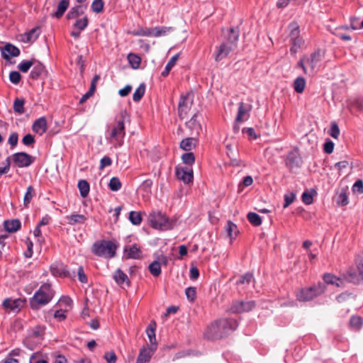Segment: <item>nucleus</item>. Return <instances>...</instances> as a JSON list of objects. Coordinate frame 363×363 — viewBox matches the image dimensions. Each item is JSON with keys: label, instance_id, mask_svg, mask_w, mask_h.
I'll return each instance as SVG.
<instances>
[{"label": "nucleus", "instance_id": "9b49d317", "mask_svg": "<svg viewBox=\"0 0 363 363\" xmlns=\"http://www.w3.org/2000/svg\"><path fill=\"white\" fill-rule=\"evenodd\" d=\"M302 164V158L301 157L298 147H294L292 150L289 152L286 159V165L290 169L300 167Z\"/></svg>", "mask_w": 363, "mask_h": 363}, {"label": "nucleus", "instance_id": "6e6552de", "mask_svg": "<svg viewBox=\"0 0 363 363\" xmlns=\"http://www.w3.org/2000/svg\"><path fill=\"white\" fill-rule=\"evenodd\" d=\"M256 306L255 301H233L228 311L232 313H247L253 310Z\"/></svg>", "mask_w": 363, "mask_h": 363}, {"label": "nucleus", "instance_id": "cd10ccee", "mask_svg": "<svg viewBox=\"0 0 363 363\" xmlns=\"http://www.w3.org/2000/svg\"><path fill=\"white\" fill-rule=\"evenodd\" d=\"M323 284H325V286L326 285H333L335 286L336 287L340 286V278L338 277L335 276L333 274L330 273H325L323 275Z\"/></svg>", "mask_w": 363, "mask_h": 363}, {"label": "nucleus", "instance_id": "f8f14e48", "mask_svg": "<svg viewBox=\"0 0 363 363\" xmlns=\"http://www.w3.org/2000/svg\"><path fill=\"white\" fill-rule=\"evenodd\" d=\"M125 135L124 113H122L120 116V118L113 127L109 135L111 138L119 141L124 138Z\"/></svg>", "mask_w": 363, "mask_h": 363}, {"label": "nucleus", "instance_id": "13d9d810", "mask_svg": "<svg viewBox=\"0 0 363 363\" xmlns=\"http://www.w3.org/2000/svg\"><path fill=\"white\" fill-rule=\"evenodd\" d=\"M21 78L22 77L18 71H11L9 73V80L13 84H18Z\"/></svg>", "mask_w": 363, "mask_h": 363}, {"label": "nucleus", "instance_id": "774afa93", "mask_svg": "<svg viewBox=\"0 0 363 363\" xmlns=\"http://www.w3.org/2000/svg\"><path fill=\"white\" fill-rule=\"evenodd\" d=\"M334 150V143L333 141L328 140L323 145L324 152L331 154Z\"/></svg>", "mask_w": 363, "mask_h": 363}, {"label": "nucleus", "instance_id": "412c9836", "mask_svg": "<svg viewBox=\"0 0 363 363\" xmlns=\"http://www.w3.org/2000/svg\"><path fill=\"white\" fill-rule=\"evenodd\" d=\"M48 129L46 118L43 116L36 119L32 125V130L33 132L42 135L44 134Z\"/></svg>", "mask_w": 363, "mask_h": 363}, {"label": "nucleus", "instance_id": "e433bc0d", "mask_svg": "<svg viewBox=\"0 0 363 363\" xmlns=\"http://www.w3.org/2000/svg\"><path fill=\"white\" fill-rule=\"evenodd\" d=\"M148 269L153 277H159L161 274V264L160 261L155 259L153 262H152L149 264Z\"/></svg>", "mask_w": 363, "mask_h": 363}, {"label": "nucleus", "instance_id": "de8ad7c7", "mask_svg": "<svg viewBox=\"0 0 363 363\" xmlns=\"http://www.w3.org/2000/svg\"><path fill=\"white\" fill-rule=\"evenodd\" d=\"M35 195V189L33 186H29L27 188V191L25 194L23 199V204L26 207H28L29 203H30L33 197Z\"/></svg>", "mask_w": 363, "mask_h": 363}, {"label": "nucleus", "instance_id": "4d7b16f0", "mask_svg": "<svg viewBox=\"0 0 363 363\" xmlns=\"http://www.w3.org/2000/svg\"><path fill=\"white\" fill-rule=\"evenodd\" d=\"M197 113H195L190 121L187 123V125H189L190 128H194L197 133H199V130L201 129V126L200 123L197 121Z\"/></svg>", "mask_w": 363, "mask_h": 363}, {"label": "nucleus", "instance_id": "58836bf2", "mask_svg": "<svg viewBox=\"0 0 363 363\" xmlns=\"http://www.w3.org/2000/svg\"><path fill=\"white\" fill-rule=\"evenodd\" d=\"M146 85L145 83H141L136 89L133 95V100L135 102H139L145 95Z\"/></svg>", "mask_w": 363, "mask_h": 363}, {"label": "nucleus", "instance_id": "c9c22d12", "mask_svg": "<svg viewBox=\"0 0 363 363\" xmlns=\"http://www.w3.org/2000/svg\"><path fill=\"white\" fill-rule=\"evenodd\" d=\"M179 54H176L174 56L171 57V59L169 60L167 64L165 66L164 69L162 72L161 75L163 77H166L169 75V72L172 69V67L175 65L178 58H179Z\"/></svg>", "mask_w": 363, "mask_h": 363}, {"label": "nucleus", "instance_id": "bf43d9fd", "mask_svg": "<svg viewBox=\"0 0 363 363\" xmlns=\"http://www.w3.org/2000/svg\"><path fill=\"white\" fill-rule=\"evenodd\" d=\"M152 184H153L152 180L148 179H146V180L143 182V183L141 184L140 188L143 191L146 192L147 194H150V193H151V188H152Z\"/></svg>", "mask_w": 363, "mask_h": 363}, {"label": "nucleus", "instance_id": "1a4fd4ad", "mask_svg": "<svg viewBox=\"0 0 363 363\" xmlns=\"http://www.w3.org/2000/svg\"><path fill=\"white\" fill-rule=\"evenodd\" d=\"M12 160L19 168L28 167L35 160V157L25 152H18L11 155Z\"/></svg>", "mask_w": 363, "mask_h": 363}, {"label": "nucleus", "instance_id": "a878e982", "mask_svg": "<svg viewBox=\"0 0 363 363\" xmlns=\"http://www.w3.org/2000/svg\"><path fill=\"white\" fill-rule=\"evenodd\" d=\"M69 6V0H61L57 5V11L54 13H52L50 16L52 18H56L57 19L60 18Z\"/></svg>", "mask_w": 363, "mask_h": 363}, {"label": "nucleus", "instance_id": "2eb2a0df", "mask_svg": "<svg viewBox=\"0 0 363 363\" xmlns=\"http://www.w3.org/2000/svg\"><path fill=\"white\" fill-rule=\"evenodd\" d=\"M156 350L157 347L154 345L141 348L137 357L136 363H149Z\"/></svg>", "mask_w": 363, "mask_h": 363}, {"label": "nucleus", "instance_id": "c756f323", "mask_svg": "<svg viewBox=\"0 0 363 363\" xmlns=\"http://www.w3.org/2000/svg\"><path fill=\"white\" fill-rule=\"evenodd\" d=\"M156 323L151 322L146 329V333L149 338L150 346L152 345L157 347L156 336H155Z\"/></svg>", "mask_w": 363, "mask_h": 363}, {"label": "nucleus", "instance_id": "5fc2aeb1", "mask_svg": "<svg viewBox=\"0 0 363 363\" xmlns=\"http://www.w3.org/2000/svg\"><path fill=\"white\" fill-rule=\"evenodd\" d=\"M104 3L103 0H94L91 8L93 12L101 13L104 10Z\"/></svg>", "mask_w": 363, "mask_h": 363}, {"label": "nucleus", "instance_id": "a211bd4d", "mask_svg": "<svg viewBox=\"0 0 363 363\" xmlns=\"http://www.w3.org/2000/svg\"><path fill=\"white\" fill-rule=\"evenodd\" d=\"M1 55L4 59L9 60L11 57H18L21 52L20 50L11 43H7L4 47L0 48Z\"/></svg>", "mask_w": 363, "mask_h": 363}, {"label": "nucleus", "instance_id": "6e6d98bb", "mask_svg": "<svg viewBox=\"0 0 363 363\" xmlns=\"http://www.w3.org/2000/svg\"><path fill=\"white\" fill-rule=\"evenodd\" d=\"M253 278V275L252 273L247 272L242 274L240 279L237 281V284H250Z\"/></svg>", "mask_w": 363, "mask_h": 363}, {"label": "nucleus", "instance_id": "69168bd1", "mask_svg": "<svg viewBox=\"0 0 363 363\" xmlns=\"http://www.w3.org/2000/svg\"><path fill=\"white\" fill-rule=\"evenodd\" d=\"M339 133H340V130H339L338 124L336 122H333L331 123L330 135L334 138H337Z\"/></svg>", "mask_w": 363, "mask_h": 363}, {"label": "nucleus", "instance_id": "b1692460", "mask_svg": "<svg viewBox=\"0 0 363 363\" xmlns=\"http://www.w3.org/2000/svg\"><path fill=\"white\" fill-rule=\"evenodd\" d=\"M113 279L117 284L122 286L125 284L127 286H130V281L126 275L121 269H116L114 273Z\"/></svg>", "mask_w": 363, "mask_h": 363}, {"label": "nucleus", "instance_id": "39448f33", "mask_svg": "<svg viewBox=\"0 0 363 363\" xmlns=\"http://www.w3.org/2000/svg\"><path fill=\"white\" fill-rule=\"evenodd\" d=\"M325 291V284L318 281L309 287L300 289L296 294L297 301L306 302L321 296Z\"/></svg>", "mask_w": 363, "mask_h": 363}, {"label": "nucleus", "instance_id": "dca6fc26", "mask_svg": "<svg viewBox=\"0 0 363 363\" xmlns=\"http://www.w3.org/2000/svg\"><path fill=\"white\" fill-rule=\"evenodd\" d=\"M190 93H187L186 94H182L179 99V104H178V114L180 118H184L190 108V106L192 104V101H189V96Z\"/></svg>", "mask_w": 363, "mask_h": 363}, {"label": "nucleus", "instance_id": "79ce46f5", "mask_svg": "<svg viewBox=\"0 0 363 363\" xmlns=\"http://www.w3.org/2000/svg\"><path fill=\"white\" fill-rule=\"evenodd\" d=\"M248 221L254 226H259L262 224V218L259 215L254 212H249L247 214Z\"/></svg>", "mask_w": 363, "mask_h": 363}, {"label": "nucleus", "instance_id": "c85d7f7f", "mask_svg": "<svg viewBox=\"0 0 363 363\" xmlns=\"http://www.w3.org/2000/svg\"><path fill=\"white\" fill-rule=\"evenodd\" d=\"M66 219L68 224L74 225L76 224L84 223L87 218L82 214H72L70 216H67Z\"/></svg>", "mask_w": 363, "mask_h": 363}, {"label": "nucleus", "instance_id": "4c0bfd02", "mask_svg": "<svg viewBox=\"0 0 363 363\" xmlns=\"http://www.w3.org/2000/svg\"><path fill=\"white\" fill-rule=\"evenodd\" d=\"M127 59L131 67L134 69L139 68L141 63V58L139 55L130 53L128 55Z\"/></svg>", "mask_w": 363, "mask_h": 363}, {"label": "nucleus", "instance_id": "09e8293b", "mask_svg": "<svg viewBox=\"0 0 363 363\" xmlns=\"http://www.w3.org/2000/svg\"><path fill=\"white\" fill-rule=\"evenodd\" d=\"M109 189L113 191H118L122 187V184L117 177H113L110 179L108 183Z\"/></svg>", "mask_w": 363, "mask_h": 363}, {"label": "nucleus", "instance_id": "423d86ee", "mask_svg": "<svg viewBox=\"0 0 363 363\" xmlns=\"http://www.w3.org/2000/svg\"><path fill=\"white\" fill-rule=\"evenodd\" d=\"M150 225L157 230H167L173 228L174 222L161 211H154L148 216Z\"/></svg>", "mask_w": 363, "mask_h": 363}, {"label": "nucleus", "instance_id": "052dcab7", "mask_svg": "<svg viewBox=\"0 0 363 363\" xmlns=\"http://www.w3.org/2000/svg\"><path fill=\"white\" fill-rule=\"evenodd\" d=\"M35 138L33 135L28 133L24 135L22 139V143L26 146H31L35 143Z\"/></svg>", "mask_w": 363, "mask_h": 363}, {"label": "nucleus", "instance_id": "9d476101", "mask_svg": "<svg viewBox=\"0 0 363 363\" xmlns=\"http://www.w3.org/2000/svg\"><path fill=\"white\" fill-rule=\"evenodd\" d=\"M222 33L223 37V42H226L228 45L236 48L240 36V28L236 27L223 29Z\"/></svg>", "mask_w": 363, "mask_h": 363}, {"label": "nucleus", "instance_id": "49530a36", "mask_svg": "<svg viewBox=\"0 0 363 363\" xmlns=\"http://www.w3.org/2000/svg\"><path fill=\"white\" fill-rule=\"evenodd\" d=\"M195 155L192 152H186V153H184L182 155V162L186 165H189V166H191L194 164L195 162Z\"/></svg>", "mask_w": 363, "mask_h": 363}, {"label": "nucleus", "instance_id": "4be33fe9", "mask_svg": "<svg viewBox=\"0 0 363 363\" xmlns=\"http://www.w3.org/2000/svg\"><path fill=\"white\" fill-rule=\"evenodd\" d=\"M51 274L55 277H69V272L62 264H52L50 266Z\"/></svg>", "mask_w": 363, "mask_h": 363}, {"label": "nucleus", "instance_id": "c03bdc74", "mask_svg": "<svg viewBox=\"0 0 363 363\" xmlns=\"http://www.w3.org/2000/svg\"><path fill=\"white\" fill-rule=\"evenodd\" d=\"M25 100L22 98H16L13 102V110L18 114H23L25 112Z\"/></svg>", "mask_w": 363, "mask_h": 363}, {"label": "nucleus", "instance_id": "680f3d73", "mask_svg": "<svg viewBox=\"0 0 363 363\" xmlns=\"http://www.w3.org/2000/svg\"><path fill=\"white\" fill-rule=\"evenodd\" d=\"M104 359L106 360L108 363H116L117 357L116 353L113 351L107 352L104 354Z\"/></svg>", "mask_w": 363, "mask_h": 363}, {"label": "nucleus", "instance_id": "393cba45", "mask_svg": "<svg viewBox=\"0 0 363 363\" xmlns=\"http://www.w3.org/2000/svg\"><path fill=\"white\" fill-rule=\"evenodd\" d=\"M38 30L39 28L38 27L32 28L28 32L21 35V40L23 43L34 42L39 36V33H37Z\"/></svg>", "mask_w": 363, "mask_h": 363}, {"label": "nucleus", "instance_id": "a18cd8bd", "mask_svg": "<svg viewBox=\"0 0 363 363\" xmlns=\"http://www.w3.org/2000/svg\"><path fill=\"white\" fill-rule=\"evenodd\" d=\"M89 24V18L86 16L84 18L77 19L74 23V28L79 30V31L84 30Z\"/></svg>", "mask_w": 363, "mask_h": 363}, {"label": "nucleus", "instance_id": "7ed1b4c3", "mask_svg": "<svg viewBox=\"0 0 363 363\" xmlns=\"http://www.w3.org/2000/svg\"><path fill=\"white\" fill-rule=\"evenodd\" d=\"M54 294L55 292L50 284H43L30 299L29 303L31 308L36 310L40 306L48 304L52 299Z\"/></svg>", "mask_w": 363, "mask_h": 363}, {"label": "nucleus", "instance_id": "0e129e2a", "mask_svg": "<svg viewBox=\"0 0 363 363\" xmlns=\"http://www.w3.org/2000/svg\"><path fill=\"white\" fill-rule=\"evenodd\" d=\"M242 133L247 135L249 140H256L257 138V135L253 128H244Z\"/></svg>", "mask_w": 363, "mask_h": 363}, {"label": "nucleus", "instance_id": "e2e57ef3", "mask_svg": "<svg viewBox=\"0 0 363 363\" xmlns=\"http://www.w3.org/2000/svg\"><path fill=\"white\" fill-rule=\"evenodd\" d=\"M296 198V194L294 193H290L289 194L284 195V203L283 207L285 208L288 207L290 204L293 203Z\"/></svg>", "mask_w": 363, "mask_h": 363}, {"label": "nucleus", "instance_id": "473e14b6", "mask_svg": "<svg viewBox=\"0 0 363 363\" xmlns=\"http://www.w3.org/2000/svg\"><path fill=\"white\" fill-rule=\"evenodd\" d=\"M250 108H248L243 102H240L238 104V114L235 118V121L238 123L242 122L245 118L244 117L247 115V113L250 111Z\"/></svg>", "mask_w": 363, "mask_h": 363}, {"label": "nucleus", "instance_id": "bb28decb", "mask_svg": "<svg viewBox=\"0 0 363 363\" xmlns=\"http://www.w3.org/2000/svg\"><path fill=\"white\" fill-rule=\"evenodd\" d=\"M4 226L7 232L15 233L21 228V223L18 219L7 220L4 221Z\"/></svg>", "mask_w": 363, "mask_h": 363}, {"label": "nucleus", "instance_id": "aec40b11", "mask_svg": "<svg viewBox=\"0 0 363 363\" xmlns=\"http://www.w3.org/2000/svg\"><path fill=\"white\" fill-rule=\"evenodd\" d=\"M124 252L128 259H138L142 257V251L137 244L126 246Z\"/></svg>", "mask_w": 363, "mask_h": 363}, {"label": "nucleus", "instance_id": "3c124183", "mask_svg": "<svg viewBox=\"0 0 363 363\" xmlns=\"http://www.w3.org/2000/svg\"><path fill=\"white\" fill-rule=\"evenodd\" d=\"M44 334L45 328L38 325L33 328L31 333L30 334V337L33 338H42Z\"/></svg>", "mask_w": 363, "mask_h": 363}, {"label": "nucleus", "instance_id": "ddd939ff", "mask_svg": "<svg viewBox=\"0 0 363 363\" xmlns=\"http://www.w3.org/2000/svg\"><path fill=\"white\" fill-rule=\"evenodd\" d=\"M175 174L177 179L182 181L184 184L193 182L194 173L192 169L177 166L175 168Z\"/></svg>", "mask_w": 363, "mask_h": 363}, {"label": "nucleus", "instance_id": "f257e3e1", "mask_svg": "<svg viewBox=\"0 0 363 363\" xmlns=\"http://www.w3.org/2000/svg\"><path fill=\"white\" fill-rule=\"evenodd\" d=\"M238 322L233 318H220L211 323L204 333L205 338L210 340H220L235 331Z\"/></svg>", "mask_w": 363, "mask_h": 363}, {"label": "nucleus", "instance_id": "a19ab883", "mask_svg": "<svg viewBox=\"0 0 363 363\" xmlns=\"http://www.w3.org/2000/svg\"><path fill=\"white\" fill-rule=\"evenodd\" d=\"M35 61L36 60L35 59H32L30 60H23L18 65L17 67L21 72L26 73L30 67L35 65Z\"/></svg>", "mask_w": 363, "mask_h": 363}, {"label": "nucleus", "instance_id": "4468645a", "mask_svg": "<svg viewBox=\"0 0 363 363\" xmlns=\"http://www.w3.org/2000/svg\"><path fill=\"white\" fill-rule=\"evenodd\" d=\"M235 48L228 45L226 42H222L216 48L213 53L214 59L216 62H220L224 58L227 57L228 55Z\"/></svg>", "mask_w": 363, "mask_h": 363}, {"label": "nucleus", "instance_id": "603ef678", "mask_svg": "<svg viewBox=\"0 0 363 363\" xmlns=\"http://www.w3.org/2000/svg\"><path fill=\"white\" fill-rule=\"evenodd\" d=\"M172 30H173L172 27H167V26L155 27V37L165 35L167 33H168Z\"/></svg>", "mask_w": 363, "mask_h": 363}, {"label": "nucleus", "instance_id": "0eeeda50", "mask_svg": "<svg viewBox=\"0 0 363 363\" xmlns=\"http://www.w3.org/2000/svg\"><path fill=\"white\" fill-rule=\"evenodd\" d=\"M291 31L289 33V42L291 45L290 48L291 55H295L299 50H301L303 45L304 40L300 36V29L297 23H292L290 24Z\"/></svg>", "mask_w": 363, "mask_h": 363}, {"label": "nucleus", "instance_id": "ea45409f", "mask_svg": "<svg viewBox=\"0 0 363 363\" xmlns=\"http://www.w3.org/2000/svg\"><path fill=\"white\" fill-rule=\"evenodd\" d=\"M306 79L303 77H297L294 82V89L298 94H301L305 89Z\"/></svg>", "mask_w": 363, "mask_h": 363}, {"label": "nucleus", "instance_id": "f03ea898", "mask_svg": "<svg viewBox=\"0 0 363 363\" xmlns=\"http://www.w3.org/2000/svg\"><path fill=\"white\" fill-rule=\"evenodd\" d=\"M354 264L355 268L350 266L342 274V283L348 282L355 285L363 283V251L356 254Z\"/></svg>", "mask_w": 363, "mask_h": 363}, {"label": "nucleus", "instance_id": "f704fd0d", "mask_svg": "<svg viewBox=\"0 0 363 363\" xmlns=\"http://www.w3.org/2000/svg\"><path fill=\"white\" fill-rule=\"evenodd\" d=\"M225 230L230 239H235L238 233V226L231 220H228Z\"/></svg>", "mask_w": 363, "mask_h": 363}, {"label": "nucleus", "instance_id": "2f4dec72", "mask_svg": "<svg viewBox=\"0 0 363 363\" xmlns=\"http://www.w3.org/2000/svg\"><path fill=\"white\" fill-rule=\"evenodd\" d=\"M84 13V11L82 6L79 5L71 8V9L68 11L66 17L68 20L74 19L80 16H82Z\"/></svg>", "mask_w": 363, "mask_h": 363}, {"label": "nucleus", "instance_id": "f3484780", "mask_svg": "<svg viewBox=\"0 0 363 363\" xmlns=\"http://www.w3.org/2000/svg\"><path fill=\"white\" fill-rule=\"evenodd\" d=\"M48 74V72L44 65L40 62H38L33 65V67L30 72L29 78L32 79L33 80H37L40 78L47 77Z\"/></svg>", "mask_w": 363, "mask_h": 363}, {"label": "nucleus", "instance_id": "7c9ffc66", "mask_svg": "<svg viewBox=\"0 0 363 363\" xmlns=\"http://www.w3.org/2000/svg\"><path fill=\"white\" fill-rule=\"evenodd\" d=\"M317 195V191L315 189H306L302 194V201L306 205H310L313 202V197Z\"/></svg>", "mask_w": 363, "mask_h": 363}, {"label": "nucleus", "instance_id": "8fccbe9b", "mask_svg": "<svg viewBox=\"0 0 363 363\" xmlns=\"http://www.w3.org/2000/svg\"><path fill=\"white\" fill-rule=\"evenodd\" d=\"M363 324V319L359 316H352L350 320V327L355 330H359Z\"/></svg>", "mask_w": 363, "mask_h": 363}, {"label": "nucleus", "instance_id": "338daca9", "mask_svg": "<svg viewBox=\"0 0 363 363\" xmlns=\"http://www.w3.org/2000/svg\"><path fill=\"white\" fill-rule=\"evenodd\" d=\"M354 193L362 194L363 193V182L361 179L357 180L352 186Z\"/></svg>", "mask_w": 363, "mask_h": 363}, {"label": "nucleus", "instance_id": "20e7f679", "mask_svg": "<svg viewBox=\"0 0 363 363\" xmlns=\"http://www.w3.org/2000/svg\"><path fill=\"white\" fill-rule=\"evenodd\" d=\"M117 245L111 240H97L92 245L91 252L99 257L111 259L116 256Z\"/></svg>", "mask_w": 363, "mask_h": 363}, {"label": "nucleus", "instance_id": "5701e85b", "mask_svg": "<svg viewBox=\"0 0 363 363\" xmlns=\"http://www.w3.org/2000/svg\"><path fill=\"white\" fill-rule=\"evenodd\" d=\"M199 140L196 138L189 137L183 139L179 144V147L186 152H190L198 145Z\"/></svg>", "mask_w": 363, "mask_h": 363}, {"label": "nucleus", "instance_id": "864d4df0", "mask_svg": "<svg viewBox=\"0 0 363 363\" xmlns=\"http://www.w3.org/2000/svg\"><path fill=\"white\" fill-rule=\"evenodd\" d=\"M185 294L187 299L193 303L196 298V288L194 286L187 287L185 290Z\"/></svg>", "mask_w": 363, "mask_h": 363}, {"label": "nucleus", "instance_id": "72a5a7b5", "mask_svg": "<svg viewBox=\"0 0 363 363\" xmlns=\"http://www.w3.org/2000/svg\"><path fill=\"white\" fill-rule=\"evenodd\" d=\"M77 186L79 190L81 196L82 198H86L88 196L90 189L89 182L86 180L80 179L78 182Z\"/></svg>", "mask_w": 363, "mask_h": 363}, {"label": "nucleus", "instance_id": "37998d69", "mask_svg": "<svg viewBox=\"0 0 363 363\" xmlns=\"http://www.w3.org/2000/svg\"><path fill=\"white\" fill-rule=\"evenodd\" d=\"M128 219L133 225H138L141 223L143 220L141 213L138 211H132L129 213Z\"/></svg>", "mask_w": 363, "mask_h": 363}, {"label": "nucleus", "instance_id": "6ab92c4d", "mask_svg": "<svg viewBox=\"0 0 363 363\" xmlns=\"http://www.w3.org/2000/svg\"><path fill=\"white\" fill-rule=\"evenodd\" d=\"M323 56L324 54L322 52L320 49H317L311 54L309 57L307 58L306 62L308 63L312 71L315 70V69L319 65Z\"/></svg>", "mask_w": 363, "mask_h": 363}]
</instances>
